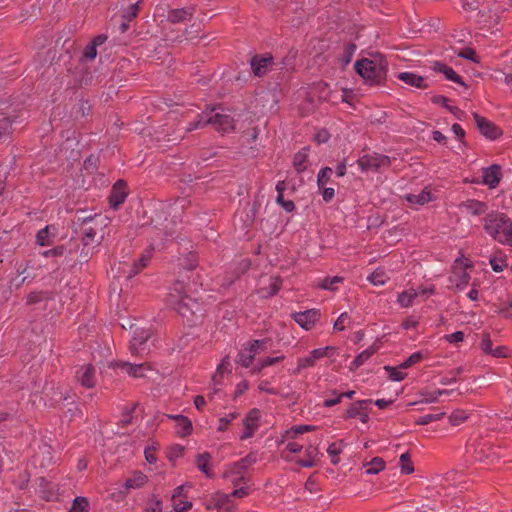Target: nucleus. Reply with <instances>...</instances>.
<instances>
[{"mask_svg": "<svg viewBox=\"0 0 512 512\" xmlns=\"http://www.w3.org/2000/svg\"><path fill=\"white\" fill-rule=\"evenodd\" d=\"M370 57H361L353 65V69L362 83L369 87L386 86L388 81L389 62L380 51L368 53Z\"/></svg>", "mask_w": 512, "mask_h": 512, "instance_id": "1", "label": "nucleus"}, {"mask_svg": "<svg viewBox=\"0 0 512 512\" xmlns=\"http://www.w3.org/2000/svg\"><path fill=\"white\" fill-rule=\"evenodd\" d=\"M175 311L183 318V322L189 327H195L203 323L206 310L202 302L190 295H184L172 300Z\"/></svg>", "mask_w": 512, "mask_h": 512, "instance_id": "2", "label": "nucleus"}, {"mask_svg": "<svg viewBox=\"0 0 512 512\" xmlns=\"http://www.w3.org/2000/svg\"><path fill=\"white\" fill-rule=\"evenodd\" d=\"M205 107L207 112L206 123L215 132L225 136L236 131V120L234 117L218 111L224 110L222 103L207 104Z\"/></svg>", "mask_w": 512, "mask_h": 512, "instance_id": "3", "label": "nucleus"}, {"mask_svg": "<svg viewBox=\"0 0 512 512\" xmlns=\"http://www.w3.org/2000/svg\"><path fill=\"white\" fill-rule=\"evenodd\" d=\"M484 231L495 241H501L508 229H512L511 218L498 210H491L483 218Z\"/></svg>", "mask_w": 512, "mask_h": 512, "instance_id": "4", "label": "nucleus"}, {"mask_svg": "<svg viewBox=\"0 0 512 512\" xmlns=\"http://www.w3.org/2000/svg\"><path fill=\"white\" fill-rule=\"evenodd\" d=\"M251 268L252 260L250 258L233 260L224 272L221 287L226 290L230 289L238 280L246 275Z\"/></svg>", "mask_w": 512, "mask_h": 512, "instance_id": "5", "label": "nucleus"}, {"mask_svg": "<svg viewBox=\"0 0 512 512\" xmlns=\"http://www.w3.org/2000/svg\"><path fill=\"white\" fill-rule=\"evenodd\" d=\"M251 73L257 78H263L273 70L275 57L271 52L255 53L249 59Z\"/></svg>", "mask_w": 512, "mask_h": 512, "instance_id": "6", "label": "nucleus"}, {"mask_svg": "<svg viewBox=\"0 0 512 512\" xmlns=\"http://www.w3.org/2000/svg\"><path fill=\"white\" fill-rule=\"evenodd\" d=\"M473 118L475 121L476 129L487 140L495 141L503 136V129L495 122L476 112L473 113Z\"/></svg>", "mask_w": 512, "mask_h": 512, "instance_id": "7", "label": "nucleus"}, {"mask_svg": "<svg viewBox=\"0 0 512 512\" xmlns=\"http://www.w3.org/2000/svg\"><path fill=\"white\" fill-rule=\"evenodd\" d=\"M356 163L362 172H380L381 168L390 167L392 160L388 155L374 153L373 155H363L356 161Z\"/></svg>", "mask_w": 512, "mask_h": 512, "instance_id": "8", "label": "nucleus"}, {"mask_svg": "<svg viewBox=\"0 0 512 512\" xmlns=\"http://www.w3.org/2000/svg\"><path fill=\"white\" fill-rule=\"evenodd\" d=\"M107 40L108 36L106 34H97L92 37L80 54L79 65L84 66L94 62L99 54L98 48L104 45Z\"/></svg>", "mask_w": 512, "mask_h": 512, "instance_id": "9", "label": "nucleus"}, {"mask_svg": "<svg viewBox=\"0 0 512 512\" xmlns=\"http://www.w3.org/2000/svg\"><path fill=\"white\" fill-rule=\"evenodd\" d=\"M128 183L125 179H118L111 187L109 195L107 197L109 207L117 211L126 201L129 195Z\"/></svg>", "mask_w": 512, "mask_h": 512, "instance_id": "10", "label": "nucleus"}, {"mask_svg": "<svg viewBox=\"0 0 512 512\" xmlns=\"http://www.w3.org/2000/svg\"><path fill=\"white\" fill-rule=\"evenodd\" d=\"M107 367L109 369H121L122 371H125L130 377L132 378H144L145 377V371L151 370L152 366L149 362H143V363H131L128 361H122V360H113L109 361L107 363Z\"/></svg>", "mask_w": 512, "mask_h": 512, "instance_id": "11", "label": "nucleus"}, {"mask_svg": "<svg viewBox=\"0 0 512 512\" xmlns=\"http://www.w3.org/2000/svg\"><path fill=\"white\" fill-rule=\"evenodd\" d=\"M321 317V310L317 308H311L291 314V318L305 331L312 330L316 323L320 321Z\"/></svg>", "mask_w": 512, "mask_h": 512, "instance_id": "12", "label": "nucleus"}, {"mask_svg": "<svg viewBox=\"0 0 512 512\" xmlns=\"http://www.w3.org/2000/svg\"><path fill=\"white\" fill-rule=\"evenodd\" d=\"M296 56L297 51H293V49H291L288 54L282 58L279 63L281 65L280 72L276 77V87H279L282 82L290 81L292 74L295 71Z\"/></svg>", "mask_w": 512, "mask_h": 512, "instance_id": "13", "label": "nucleus"}, {"mask_svg": "<svg viewBox=\"0 0 512 512\" xmlns=\"http://www.w3.org/2000/svg\"><path fill=\"white\" fill-rule=\"evenodd\" d=\"M97 216V214L83 217L77 216L76 223L79 226L81 232V242L84 247L90 245L95 241L97 229L95 227L90 226L89 224L93 222Z\"/></svg>", "mask_w": 512, "mask_h": 512, "instance_id": "14", "label": "nucleus"}, {"mask_svg": "<svg viewBox=\"0 0 512 512\" xmlns=\"http://www.w3.org/2000/svg\"><path fill=\"white\" fill-rule=\"evenodd\" d=\"M261 411L258 408H252L245 415L242 423L244 431L240 436V440L252 438L260 427Z\"/></svg>", "mask_w": 512, "mask_h": 512, "instance_id": "15", "label": "nucleus"}, {"mask_svg": "<svg viewBox=\"0 0 512 512\" xmlns=\"http://www.w3.org/2000/svg\"><path fill=\"white\" fill-rule=\"evenodd\" d=\"M502 178L503 173L500 164L493 163L488 167L482 168L481 184L488 186L489 189L497 188Z\"/></svg>", "mask_w": 512, "mask_h": 512, "instance_id": "16", "label": "nucleus"}, {"mask_svg": "<svg viewBox=\"0 0 512 512\" xmlns=\"http://www.w3.org/2000/svg\"><path fill=\"white\" fill-rule=\"evenodd\" d=\"M195 12V5H189L182 8H169L166 19L171 24L186 23L193 19Z\"/></svg>", "mask_w": 512, "mask_h": 512, "instance_id": "17", "label": "nucleus"}, {"mask_svg": "<svg viewBox=\"0 0 512 512\" xmlns=\"http://www.w3.org/2000/svg\"><path fill=\"white\" fill-rule=\"evenodd\" d=\"M431 69L436 73L443 74L446 80L454 82L466 89L469 88V85L465 82L464 78L445 62L434 61Z\"/></svg>", "mask_w": 512, "mask_h": 512, "instance_id": "18", "label": "nucleus"}, {"mask_svg": "<svg viewBox=\"0 0 512 512\" xmlns=\"http://www.w3.org/2000/svg\"><path fill=\"white\" fill-rule=\"evenodd\" d=\"M75 377L77 381L81 384V386L86 389H92L97 384L96 368L91 363L82 365L76 371Z\"/></svg>", "mask_w": 512, "mask_h": 512, "instance_id": "19", "label": "nucleus"}, {"mask_svg": "<svg viewBox=\"0 0 512 512\" xmlns=\"http://www.w3.org/2000/svg\"><path fill=\"white\" fill-rule=\"evenodd\" d=\"M59 233L57 224H48L44 228L37 231L35 236V243L40 247H47L54 244L56 237Z\"/></svg>", "mask_w": 512, "mask_h": 512, "instance_id": "20", "label": "nucleus"}, {"mask_svg": "<svg viewBox=\"0 0 512 512\" xmlns=\"http://www.w3.org/2000/svg\"><path fill=\"white\" fill-rule=\"evenodd\" d=\"M79 51L77 40L70 37L66 38L62 43V53L56 58L52 57V63H59L63 61L64 65L70 64L75 54Z\"/></svg>", "mask_w": 512, "mask_h": 512, "instance_id": "21", "label": "nucleus"}, {"mask_svg": "<svg viewBox=\"0 0 512 512\" xmlns=\"http://www.w3.org/2000/svg\"><path fill=\"white\" fill-rule=\"evenodd\" d=\"M258 461V452L250 451L245 457L231 464V469L224 473V477H228L229 473L241 474L249 469L250 466L254 465Z\"/></svg>", "mask_w": 512, "mask_h": 512, "instance_id": "22", "label": "nucleus"}, {"mask_svg": "<svg viewBox=\"0 0 512 512\" xmlns=\"http://www.w3.org/2000/svg\"><path fill=\"white\" fill-rule=\"evenodd\" d=\"M39 497L46 501L51 502L57 499L58 488L56 485H53L51 481H49L46 477L40 476L36 478Z\"/></svg>", "mask_w": 512, "mask_h": 512, "instance_id": "23", "label": "nucleus"}, {"mask_svg": "<svg viewBox=\"0 0 512 512\" xmlns=\"http://www.w3.org/2000/svg\"><path fill=\"white\" fill-rule=\"evenodd\" d=\"M283 278L280 275L271 276L268 286L260 287L256 290L257 295L262 300H268L276 296L282 289Z\"/></svg>", "mask_w": 512, "mask_h": 512, "instance_id": "24", "label": "nucleus"}, {"mask_svg": "<svg viewBox=\"0 0 512 512\" xmlns=\"http://www.w3.org/2000/svg\"><path fill=\"white\" fill-rule=\"evenodd\" d=\"M261 208V203L258 199V195L255 196L253 202H247L246 207L244 209L245 216L242 217L243 227L246 229L253 228L257 216L259 214V210Z\"/></svg>", "mask_w": 512, "mask_h": 512, "instance_id": "25", "label": "nucleus"}, {"mask_svg": "<svg viewBox=\"0 0 512 512\" xmlns=\"http://www.w3.org/2000/svg\"><path fill=\"white\" fill-rule=\"evenodd\" d=\"M460 210H466L473 216L487 214L489 206L486 202L477 199H467L458 205Z\"/></svg>", "mask_w": 512, "mask_h": 512, "instance_id": "26", "label": "nucleus"}, {"mask_svg": "<svg viewBox=\"0 0 512 512\" xmlns=\"http://www.w3.org/2000/svg\"><path fill=\"white\" fill-rule=\"evenodd\" d=\"M373 403L372 399L356 400L349 404V407L340 416L344 421L357 418L362 410L368 409V406Z\"/></svg>", "mask_w": 512, "mask_h": 512, "instance_id": "27", "label": "nucleus"}, {"mask_svg": "<svg viewBox=\"0 0 512 512\" xmlns=\"http://www.w3.org/2000/svg\"><path fill=\"white\" fill-rule=\"evenodd\" d=\"M153 251V246H150L148 249H145V251L140 255L138 259L133 262L129 271L130 277L140 274L145 268L148 267L152 259Z\"/></svg>", "mask_w": 512, "mask_h": 512, "instance_id": "28", "label": "nucleus"}, {"mask_svg": "<svg viewBox=\"0 0 512 512\" xmlns=\"http://www.w3.org/2000/svg\"><path fill=\"white\" fill-rule=\"evenodd\" d=\"M319 455H322L319 448L315 445L310 444L305 449V458H298L295 463L304 468H312L318 465Z\"/></svg>", "mask_w": 512, "mask_h": 512, "instance_id": "29", "label": "nucleus"}, {"mask_svg": "<svg viewBox=\"0 0 512 512\" xmlns=\"http://www.w3.org/2000/svg\"><path fill=\"white\" fill-rule=\"evenodd\" d=\"M403 198L411 205L423 206L429 202L434 201L436 196L431 192L429 187H425L418 195L407 193Z\"/></svg>", "mask_w": 512, "mask_h": 512, "instance_id": "30", "label": "nucleus"}, {"mask_svg": "<svg viewBox=\"0 0 512 512\" xmlns=\"http://www.w3.org/2000/svg\"><path fill=\"white\" fill-rule=\"evenodd\" d=\"M397 78L403 81L405 84L416 87L418 89L429 88V84L427 83L426 78L414 72H401L397 75Z\"/></svg>", "mask_w": 512, "mask_h": 512, "instance_id": "31", "label": "nucleus"}, {"mask_svg": "<svg viewBox=\"0 0 512 512\" xmlns=\"http://www.w3.org/2000/svg\"><path fill=\"white\" fill-rule=\"evenodd\" d=\"M211 459L212 456L209 452L205 451L203 453H199L195 459V465L199 471H201L205 476L209 479L215 478V472L211 468Z\"/></svg>", "mask_w": 512, "mask_h": 512, "instance_id": "32", "label": "nucleus"}, {"mask_svg": "<svg viewBox=\"0 0 512 512\" xmlns=\"http://www.w3.org/2000/svg\"><path fill=\"white\" fill-rule=\"evenodd\" d=\"M310 146L301 148L293 157V167L298 174H302L308 168Z\"/></svg>", "mask_w": 512, "mask_h": 512, "instance_id": "33", "label": "nucleus"}, {"mask_svg": "<svg viewBox=\"0 0 512 512\" xmlns=\"http://www.w3.org/2000/svg\"><path fill=\"white\" fill-rule=\"evenodd\" d=\"M467 270L462 267L461 269L451 271L452 275L449 276V281L455 284V288L458 291L464 290L471 280Z\"/></svg>", "mask_w": 512, "mask_h": 512, "instance_id": "34", "label": "nucleus"}, {"mask_svg": "<svg viewBox=\"0 0 512 512\" xmlns=\"http://www.w3.org/2000/svg\"><path fill=\"white\" fill-rule=\"evenodd\" d=\"M18 116L16 115H8L3 110H0V135L7 139L8 137H11L13 134V124L17 122Z\"/></svg>", "mask_w": 512, "mask_h": 512, "instance_id": "35", "label": "nucleus"}, {"mask_svg": "<svg viewBox=\"0 0 512 512\" xmlns=\"http://www.w3.org/2000/svg\"><path fill=\"white\" fill-rule=\"evenodd\" d=\"M218 512H235L236 505L231 496L222 491H216V503L214 504Z\"/></svg>", "mask_w": 512, "mask_h": 512, "instance_id": "36", "label": "nucleus"}, {"mask_svg": "<svg viewBox=\"0 0 512 512\" xmlns=\"http://www.w3.org/2000/svg\"><path fill=\"white\" fill-rule=\"evenodd\" d=\"M148 482V477L141 471H135L130 478H127L124 483L125 491L122 492L123 496L127 494V492L133 488H141Z\"/></svg>", "mask_w": 512, "mask_h": 512, "instance_id": "37", "label": "nucleus"}, {"mask_svg": "<svg viewBox=\"0 0 512 512\" xmlns=\"http://www.w3.org/2000/svg\"><path fill=\"white\" fill-rule=\"evenodd\" d=\"M179 265L186 272H193L199 266V254L197 251H189L179 258Z\"/></svg>", "mask_w": 512, "mask_h": 512, "instance_id": "38", "label": "nucleus"}, {"mask_svg": "<svg viewBox=\"0 0 512 512\" xmlns=\"http://www.w3.org/2000/svg\"><path fill=\"white\" fill-rule=\"evenodd\" d=\"M356 49L357 45L354 42L349 41L344 43L343 51L338 57L342 71H345L347 66L350 64Z\"/></svg>", "mask_w": 512, "mask_h": 512, "instance_id": "39", "label": "nucleus"}, {"mask_svg": "<svg viewBox=\"0 0 512 512\" xmlns=\"http://www.w3.org/2000/svg\"><path fill=\"white\" fill-rule=\"evenodd\" d=\"M192 291L190 283H186L184 279H177L172 285V293H170V302L179 299L184 295H190Z\"/></svg>", "mask_w": 512, "mask_h": 512, "instance_id": "40", "label": "nucleus"}, {"mask_svg": "<svg viewBox=\"0 0 512 512\" xmlns=\"http://www.w3.org/2000/svg\"><path fill=\"white\" fill-rule=\"evenodd\" d=\"M489 262L492 270L496 273H500L508 267L507 255L501 249L495 251V253L490 257Z\"/></svg>", "mask_w": 512, "mask_h": 512, "instance_id": "41", "label": "nucleus"}, {"mask_svg": "<svg viewBox=\"0 0 512 512\" xmlns=\"http://www.w3.org/2000/svg\"><path fill=\"white\" fill-rule=\"evenodd\" d=\"M151 333L147 330L141 329L136 330L134 332V336L132 340L130 341V352L134 355L138 351V349L147 342V340L150 338Z\"/></svg>", "mask_w": 512, "mask_h": 512, "instance_id": "42", "label": "nucleus"}, {"mask_svg": "<svg viewBox=\"0 0 512 512\" xmlns=\"http://www.w3.org/2000/svg\"><path fill=\"white\" fill-rule=\"evenodd\" d=\"M464 372H469V369L466 368V365L453 368L440 378L439 383L441 385H450L456 383Z\"/></svg>", "mask_w": 512, "mask_h": 512, "instance_id": "43", "label": "nucleus"}, {"mask_svg": "<svg viewBox=\"0 0 512 512\" xmlns=\"http://www.w3.org/2000/svg\"><path fill=\"white\" fill-rule=\"evenodd\" d=\"M143 7V1L138 0L135 3L129 4L127 7L122 8L121 17L127 21L131 22L136 19Z\"/></svg>", "mask_w": 512, "mask_h": 512, "instance_id": "44", "label": "nucleus"}, {"mask_svg": "<svg viewBox=\"0 0 512 512\" xmlns=\"http://www.w3.org/2000/svg\"><path fill=\"white\" fill-rule=\"evenodd\" d=\"M347 446V443L344 439H340L331 443L327 448V453L331 458V463L333 465H338L340 462V454L343 451V448Z\"/></svg>", "mask_w": 512, "mask_h": 512, "instance_id": "45", "label": "nucleus"}, {"mask_svg": "<svg viewBox=\"0 0 512 512\" xmlns=\"http://www.w3.org/2000/svg\"><path fill=\"white\" fill-rule=\"evenodd\" d=\"M430 352L428 350H420L412 353L407 359L399 364L401 369H408L428 358Z\"/></svg>", "mask_w": 512, "mask_h": 512, "instance_id": "46", "label": "nucleus"}, {"mask_svg": "<svg viewBox=\"0 0 512 512\" xmlns=\"http://www.w3.org/2000/svg\"><path fill=\"white\" fill-rule=\"evenodd\" d=\"M285 359V355L276 356V357H265L263 359H259L258 363L251 368V374H259L264 368L273 366L275 364L281 363Z\"/></svg>", "mask_w": 512, "mask_h": 512, "instance_id": "47", "label": "nucleus"}, {"mask_svg": "<svg viewBox=\"0 0 512 512\" xmlns=\"http://www.w3.org/2000/svg\"><path fill=\"white\" fill-rule=\"evenodd\" d=\"M270 342H271V339L268 337L263 338V339L250 340L245 344V351L253 353L256 356V354L267 350L268 344Z\"/></svg>", "mask_w": 512, "mask_h": 512, "instance_id": "48", "label": "nucleus"}, {"mask_svg": "<svg viewBox=\"0 0 512 512\" xmlns=\"http://www.w3.org/2000/svg\"><path fill=\"white\" fill-rule=\"evenodd\" d=\"M363 467H367L365 470L366 474L376 475L385 469L386 462L382 457L376 456L371 461L364 463Z\"/></svg>", "mask_w": 512, "mask_h": 512, "instance_id": "49", "label": "nucleus"}, {"mask_svg": "<svg viewBox=\"0 0 512 512\" xmlns=\"http://www.w3.org/2000/svg\"><path fill=\"white\" fill-rule=\"evenodd\" d=\"M99 165H100L99 154L92 153L84 159L82 169L86 172V174L92 175L98 170Z\"/></svg>", "mask_w": 512, "mask_h": 512, "instance_id": "50", "label": "nucleus"}, {"mask_svg": "<svg viewBox=\"0 0 512 512\" xmlns=\"http://www.w3.org/2000/svg\"><path fill=\"white\" fill-rule=\"evenodd\" d=\"M224 373H231V364L228 356L224 357L217 366L216 373L212 378L215 384H222Z\"/></svg>", "mask_w": 512, "mask_h": 512, "instance_id": "51", "label": "nucleus"}, {"mask_svg": "<svg viewBox=\"0 0 512 512\" xmlns=\"http://www.w3.org/2000/svg\"><path fill=\"white\" fill-rule=\"evenodd\" d=\"M312 89L316 90L318 95V102L322 104L329 100V84L324 80H319L317 82H313L311 85Z\"/></svg>", "mask_w": 512, "mask_h": 512, "instance_id": "52", "label": "nucleus"}, {"mask_svg": "<svg viewBox=\"0 0 512 512\" xmlns=\"http://www.w3.org/2000/svg\"><path fill=\"white\" fill-rule=\"evenodd\" d=\"M90 502L87 497L76 496L67 512H90Z\"/></svg>", "mask_w": 512, "mask_h": 512, "instance_id": "53", "label": "nucleus"}, {"mask_svg": "<svg viewBox=\"0 0 512 512\" xmlns=\"http://www.w3.org/2000/svg\"><path fill=\"white\" fill-rule=\"evenodd\" d=\"M389 279L390 278L387 276L386 271L381 267L376 268L367 277V280L375 286L384 285L387 281H389Z\"/></svg>", "mask_w": 512, "mask_h": 512, "instance_id": "54", "label": "nucleus"}, {"mask_svg": "<svg viewBox=\"0 0 512 512\" xmlns=\"http://www.w3.org/2000/svg\"><path fill=\"white\" fill-rule=\"evenodd\" d=\"M193 432V424L192 421L187 417H183V421H180L176 424V434L180 438H186L190 436Z\"/></svg>", "mask_w": 512, "mask_h": 512, "instance_id": "55", "label": "nucleus"}, {"mask_svg": "<svg viewBox=\"0 0 512 512\" xmlns=\"http://www.w3.org/2000/svg\"><path fill=\"white\" fill-rule=\"evenodd\" d=\"M185 447L181 444H172L166 449V458L175 466L177 459L184 456Z\"/></svg>", "mask_w": 512, "mask_h": 512, "instance_id": "56", "label": "nucleus"}, {"mask_svg": "<svg viewBox=\"0 0 512 512\" xmlns=\"http://www.w3.org/2000/svg\"><path fill=\"white\" fill-rule=\"evenodd\" d=\"M416 297L417 292L414 289L404 290L398 294L397 303L403 308H408L413 305Z\"/></svg>", "mask_w": 512, "mask_h": 512, "instance_id": "57", "label": "nucleus"}, {"mask_svg": "<svg viewBox=\"0 0 512 512\" xmlns=\"http://www.w3.org/2000/svg\"><path fill=\"white\" fill-rule=\"evenodd\" d=\"M138 407V403H134L131 407L125 406L122 410V418L120 419L118 425L122 428H126L133 423L134 412Z\"/></svg>", "mask_w": 512, "mask_h": 512, "instance_id": "58", "label": "nucleus"}, {"mask_svg": "<svg viewBox=\"0 0 512 512\" xmlns=\"http://www.w3.org/2000/svg\"><path fill=\"white\" fill-rule=\"evenodd\" d=\"M315 429V426L308 424L294 425L290 429L286 430L285 434L288 438L296 439L300 435L314 431Z\"/></svg>", "mask_w": 512, "mask_h": 512, "instance_id": "59", "label": "nucleus"}, {"mask_svg": "<svg viewBox=\"0 0 512 512\" xmlns=\"http://www.w3.org/2000/svg\"><path fill=\"white\" fill-rule=\"evenodd\" d=\"M457 56L475 64H479L481 62V58L474 47L468 46L460 49L457 52Z\"/></svg>", "mask_w": 512, "mask_h": 512, "instance_id": "60", "label": "nucleus"}, {"mask_svg": "<svg viewBox=\"0 0 512 512\" xmlns=\"http://www.w3.org/2000/svg\"><path fill=\"white\" fill-rule=\"evenodd\" d=\"M93 82V75L89 67L87 65L81 66V71L79 76L75 77V84L77 86H89Z\"/></svg>", "mask_w": 512, "mask_h": 512, "instance_id": "61", "label": "nucleus"}, {"mask_svg": "<svg viewBox=\"0 0 512 512\" xmlns=\"http://www.w3.org/2000/svg\"><path fill=\"white\" fill-rule=\"evenodd\" d=\"M344 281V277L342 276H326L321 283L318 285L319 288L328 291H336L338 288L336 284L342 283Z\"/></svg>", "mask_w": 512, "mask_h": 512, "instance_id": "62", "label": "nucleus"}, {"mask_svg": "<svg viewBox=\"0 0 512 512\" xmlns=\"http://www.w3.org/2000/svg\"><path fill=\"white\" fill-rule=\"evenodd\" d=\"M399 465L401 468V473L404 475H409L414 472V464L409 452L401 454L399 459Z\"/></svg>", "mask_w": 512, "mask_h": 512, "instance_id": "63", "label": "nucleus"}, {"mask_svg": "<svg viewBox=\"0 0 512 512\" xmlns=\"http://www.w3.org/2000/svg\"><path fill=\"white\" fill-rule=\"evenodd\" d=\"M255 360V355L248 351H245V345L243 349L238 352L235 362L244 368H249Z\"/></svg>", "mask_w": 512, "mask_h": 512, "instance_id": "64", "label": "nucleus"}]
</instances>
